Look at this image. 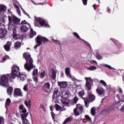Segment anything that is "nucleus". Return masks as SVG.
I'll use <instances>...</instances> for the list:
<instances>
[{"instance_id":"obj_1","label":"nucleus","mask_w":124,"mask_h":124,"mask_svg":"<svg viewBox=\"0 0 124 124\" xmlns=\"http://www.w3.org/2000/svg\"><path fill=\"white\" fill-rule=\"evenodd\" d=\"M23 58L26 61L24 64V68L26 70L30 72L33 68H35V65L33 64V60L31 57V54L29 52H25L23 54Z\"/></svg>"},{"instance_id":"obj_2","label":"nucleus","mask_w":124,"mask_h":124,"mask_svg":"<svg viewBox=\"0 0 124 124\" xmlns=\"http://www.w3.org/2000/svg\"><path fill=\"white\" fill-rule=\"evenodd\" d=\"M8 30L9 31H13V37L16 40H17V39H19L20 38V35L17 34L16 29H14L15 28V26L14 25L12 24V21L11 20V16H8Z\"/></svg>"},{"instance_id":"obj_3","label":"nucleus","mask_w":124,"mask_h":124,"mask_svg":"<svg viewBox=\"0 0 124 124\" xmlns=\"http://www.w3.org/2000/svg\"><path fill=\"white\" fill-rule=\"evenodd\" d=\"M1 81H0V85L3 87H5V88H8L9 87V83H8V81L10 79H11V77L9 74L4 75L1 76Z\"/></svg>"},{"instance_id":"obj_4","label":"nucleus","mask_w":124,"mask_h":124,"mask_svg":"<svg viewBox=\"0 0 124 124\" xmlns=\"http://www.w3.org/2000/svg\"><path fill=\"white\" fill-rule=\"evenodd\" d=\"M35 41L37 45L34 46V48L36 49L38 47H39L41 44H42V41L44 42V43L48 42V39L42 37V36L39 35L35 38Z\"/></svg>"},{"instance_id":"obj_5","label":"nucleus","mask_w":124,"mask_h":124,"mask_svg":"<svg viewBox=\"0 0 124 124\" xmlns=\"http://www.w3.org/2000/svg\"><path fill=\"white\" fill-rule=\"evenodd\" d=\"M34 25L36 27H38L40 25L42 26H44L45 27H49V24L46 23L44 20L39 17H35Z\"/></svg>"},{"instance_id":"obj_6","label":"nucleus","mask_w":124,"mask_h":124,"mask_svg":"<svg viewBox=\"0 0 124 124\" xmlns=\"http://www.w3.org/2000/svg\"><path fill=\"white\" fill-rule=\"evenodd\" d=\"M12 76L13 78L14 79L15 77H18L20 75V68L19 66L16 65L13 66L12 67Z\"/></svg>"},{"instance_id":"obj_7","label":"nucleus","mask_w":124,"mask_h":124,"mask_svg":"<svg viewBox=\"0 0 124 124\" xmlns=\"http://www.w3.org/2000/svg\"><path fill=\"white\" fill-rule=\"evenodd\" d=\"M86 81L85 88L88 91L92 89V86L93 85V79L91 78H85Z\"/></svg>"},{"instance_id":"obj_8","label":"nucleus","mask_w":124,"mask_h":124,"mask_svg":"<svg viewBox=\"0 0 124 124\" xmlns=\"http://www.w3.org/2000/svg\"><path fill=\"white\" fill-rule=\"evenodd\" d=\"M7 35V30L4 28H1L0 29V38L1 39H4L6 38Z\"/></svg>"},{"instance_id":"obj_9","label":"nucleus","mask_w":124,"mask_h":124,"mask_svg":"<svg viewBox=\"0 0 124 124\" xmlns=\"http://www.w3.org/2000/svg\"><path fill=\"white\" fill-rule=\"evenodd\" d=\"M62 98L63 99H64L63 100V101H62V103L63 104H66V101H68V99H66V98H67L68 95H69V92L68 91H65V92H63L62 93Z\"/></svg>"},{"instance_id":"obj_10","label":"nucleus","mask_w":124,"mask_h":124,"mask_svg":"<svg viewBox=\"0 0 124 124\" xmlns=\"http://www.w3.org/2000/svg\"><path fill=\"white\" fill-rule=\"evenodd\" d=\"M19 111L20 113V116L21 115H25V114H27V116L29 115V112H27V109H26V108L23 105H20L19 106Z\"/></svg>"},{"instance_id":"obj_11","label":"nucleus","mask_w":124,"mask_h":124,"mask_svg":"<svg viewBox=\"0 0 124 124\" xmlns=\"http://www.w3.org/2000/svg\"><path fill=\"white\" fill-rule=\"evenodd\" d=\"M14 95L15 97H18V96H23L21 89L19 88H16L14 90Z\"/></svg>"},{"instance_id":"obj_12","label":"nucleus","mask_w":124,"mask_h":124,"mask_svg":"<svg viewBox=\"0 0 124 124\" xmlns=\"http://www.w3.org/2000/svg\"><path fill=\"white\" fill-rule=\"evenodd\" d=\"M21 119L22 121V124H30L29 123V121L27 119V117H28V114L26 113L24 114H21Z\"/></svg>"},{"instance_id":"obj_13","label":"nucleus","mask_w":124,"mask_h":124,"mask_svg":"<svg viewBox=\"0 0 124 124\" xmlns=\"http://www.w3.org/2000/svg\"><path fill=\"white\" fill-rule=\"evenodd\" d=\"M96 93L99 96H104L105 91L103 90V88H98L96 90Z\"/></svg>"},{"instance_id":"obj_14","label":"nucleus","mask_w":124,"mask_h":124,"mask_svg":"<svg viewBox=\"0 0 124 124\" xmlns=\"http://www.w3.org/2000/svg\"><path fill=\"white\" fill-rule=\"evenodd\" d=\"M11 21H12V23H13L15 25H19L21 20L18 17L14 16L11 17Z\"/></svg>"},{"instance_id":"obj_15","label":"nucleus","mask_w":124,"mask_h":124,"mask_svg":"<svg viewBox=\"0 0 124 124\" xmlns=\"http://www.w3.org/2000/svg\"><path fill=\"white\" fill-rule=\"evenodd\" d=\"M6 9H7V7L5 5L0 4V15L2 16L4 14V12L6 11Z\"/></svg>"},{"instance_id":"obj_16","label":"nucleus","mask_w":124,"mask_h":124,"mask_svg":"<svg viewBox=\"0 0 124 124\" xmlns=\"http://www.w3.org/2000/svg\"><path fill=\"white\" fill-rule=\"evenodd\" d=\"M73 34L74 35H75V36H76V37H77L78 38V39H80V40H82V41H84V42L86 43L88 47H89L90 49L92 48V47L91 46V45L88 43V42H86V41L84 40V39H81V37H80V36H79V35L78 34V33H77V32H73Z\"/></svg>"},{"instance_id":"obj_17","label":"nucleus","mask_w":124,"mask_h":124,"mask_svg":"<svg viewBox=\"0 0 124 124\" xmlns=\"http://www.w3.org/2000/svg\"><path fill=\"white\" fill-rule=\"evenodd\" d=\"M58 84L60 88H63V89H64V88H66L67 87V82L66 81H58Z\"/></svg>"},{"instance_id":"obj_18","label":"nucleus","mask_w":124,"mask_h":124,"mask_svg":"<svg viewBox=\"0 0 124 124\" xmlns=\"http://www.w3.org/2000/svg\"><path fill=\"white\" fill-rule=\"evenodd\" d=\"M65 73L69 78H72V75L70 74V68L67 67L65 69Z\"/></svg>"},{"instance_id":"obj_19","label":"nucleus","mask_w":124,"mask_h":124,"mask_svg":"<svg viewBox=\"0 0 124 124\" xmlns=\"http://www.w3.org/2000/svg\"><path fill=\"white\" fill-rule=\"evenodd\" d=\"M78 111H79V113L82 114L83 113V106L80 104H77L76 106V108H75Z\"/></svg>"},{"instance_id":"obj_20","label":"nucleus","mask_w":124,"mask_h":124,"mask_svg":"<svg viewBox=\"0 0 124 124\" xmlns=\"http://www.w3.org/2000/svg\"><path fill=\"white\" fill-rule=\"evenodd\" d=\"M11 42L8 41L7 42L6 45H5L4 46V48L5 49V50H6V51H9V50H10V47L11 46Z\"/></svg>"},{"instance_id":"obj_21","label":"nucleus","mask_w":124,"mask_h":124,"mask_svg":"<svg viewBox=\"0 0 124 124\" xmlns=\"http://www.w3.org/2000/svg\"><path fill=\"white\" fill-rule=\"evenodd\" d=\"M17 77H18L21 81H25V80L27 79V76L25 74H21L20 73Z\"/></svg>"},{"instance_id":"obj_22","label":"nucleus","mask_w":124,"mask_h":124,"mask_svg":"<svg viewBox=\"0 0 124 124\" xmlns=\"http://www.w3.org/2000/svg\"><path fill=\"white\" fill-rule=\"evenodd\" d=\"M82 98H83V100L84 101L85 107H86V108H88L89 107V105H90V102H91L90 101H89V98L87 97H82Z\"/></svg>"},{"instance_id":"obj_23","label":"nucleus","mask_w":124,"mask_h":124,"mask_svg":"<svg viewBox=\"0 0 124 124\" xmlns=\"http://www.w3.org/2000/svg\"><path fill=\"white\" fill-rule=\"evenodd\" d=\"M94 99H95V96L94 95L89 94L88 101L90 102H93V101H94Z\"/></svg>"},{"instance_id":"obj_24","label":"nucleus","mask_w":124,"mask_h":124,"mask_svg":"<svg viewBox=\"0 0 124 124\" xmlns=\"http://www.w3.org/2000/svg\"><path fill=\"white\" fill-rule=\"evenodd\" d=\"M20 30L22 32H26L29 30V28L26 25H22L20 28Z\"/></svg>"},{"instance_id":"obj_25","label":"nucleus","mask_w":124,"mask_h":124,"mask_svg":"<svg viewBox=\"0 0 124 124\" xmlns=\"http://www.w3.org/2000/svg\"><path fill=\"white\" fill-rule=\"evenodd\" d=\"M11 103V100L9 98H7L6 100V103L5 104V107L6 109H7V107L9 106Z\"/></svg>"},{"instance_id":"obj_26","label":"nucleus","mask_w":124,"mask_h":124,"mask_svg":"<svg viewBox=\"0 0 124 124\" xmlns=\"http://www.w3.org/2000/svg\"><path fill=\"white\" fill-rule=\"evenodd\" d=\"M60 94V93L58 91H55L54 92L53 95H52V98L54 99V98H57L59 96Z\"/></svg>"},{"instance_id":"obj_27","label":"nucleus","mask_w":124,"mask_h":124,"mask_svg":"<svg viewBox=\"0 0 124 124\" xmlns=\"http://www.w3.org/2000/svg\"><path fill=\"white\" fill-rule=\"evenodd\" d=\"M7 93L9 95H11V94H12V93H13V88L9 87L7 89Z\"/></svg>"},{"instance_id":"obj_28","label":"nucleus","mask_w":124,"mask_h":124,"mask_svg":"<svg viewBox=\"0 0 124 124\" xmlns=\"http://www.w3.org/2000/svg\"><path fill=\"white\" fill-rule=\"evenodd\" d=\"M73 118L71 116H70L67 118L65 121L63 122L62 124H66L67 123H69V122H71L72 121Z\"/></svg>"},{"instance_id":"obj_29","label":"nucleus","mask_w":124,"mask_h":124,"mask_svg":"<svg viewBox=\"0 0 124 124\" xmlns=\"http://www.w3.org/2000/svg\"><path fill=\"white\" fill-rule=\"evenodd\" d=\"M36 35V32L33 31V29H31L30 37L32 38L34 36Z\"/></svg>"},{"instance_id":"obj_30","label":"nucleus","mask_w":124,"mask_h":124,"mask_svg":"<svg viewBox=\"0 0 124 124\" xmlns=\"http://www.w3.org/2000/svg\"><path fill=\"white\" fill-rule=\"evenodd\" d=\"M43 88L46 90H49L50 89V83L47 82L43 85Z\"/></svg>"},{"instance_id":"obj_31","label":"nucleus","mask_w":124,"mask_h":124,"mask_svg":"<svg viewBox=\"0 0 124 124\" xmlns=\"http://www.w3.org/2000/svg\"><path fill=\"white\" fill-rule=\"evenodd\" d=\"M24 103L26 106H27V107H28V108L31 107V100H30L29 99L26 100L24 102Z\"/></svg>"},{"instance_id":"obj_32","label":"nucleus","mask_w":124,"mask_h":124,"mask_svg":"<svg viewBox=\"0 0 124 124\" xmlns=\"http://www.w3.org/2000/svg\"><path fill=\"white\" fill-rule=\"evenodd\" d=\"M95 111H96V108L93 107L91 108V113L92 116H94L95 115Z\"/></svg>"},{"instance_id":"obj_33","label":"nucleus","mask_w":124,"mask_h":124,"mask_svg":"<svg viewBox=\"0 0 124 124\" xmlns=\"http://www.w3.org/2000/svg\"><path fill=\"white\" fill-rule=\"evenodd\" d=\"M21 42H17L15 43V48H16V49H18V48H20V47H21Z\"/></svg>"},{"instance_id":"obj_34","label":"nucleus","mask_w":124,"mask_h":124,"mask_svg":"<svg viewBox=\"0 0 124 124\" xmlns=\"http://www.w3.org/2000/svg\"><path fill=\"white\" fill-rule=\"evenodd\" d=\"M6 60H9V56L8 55H5L2 59V60L0 61V62H4Z\"/></svg>"},{"instance_id":"obj_35","label":"nucleus","mask_w":124,"mask_h":124,"mask_svg":"<svg viewBox=\"0 0 124 124\" xmlns=\"http://www.w3.org/2000/svg\"><path fill=\"white\" fill-rule=\"evenodd\" d=\"M56 75H57V73L56 72V71H55V70L52 71L51 77H52L53 80L56 79Z\"/></svg>"},{"instance_id":"obj_36","label":"nucleus","mask_w":124,"mask_h":124,"mask_svg":"<svg viewBox=\"0 0 124 124\" xmlns=\"http://www.w3.org/2000/svg\"><path fill=\"white\" fill-rule=\"evenodd\" d=\"M74 113L75 116H79V115H80V113H81V112H80V111L78 110L76 108H74Z\"/></svg>"},{"instance_id":"obj_37","label":"nucleus","mask_w":124,"mask_h":124,"mask_svg":"<svg viewBox=\"0 0 124 124\" xmlns=\"http://www.w3.org/2000/svg\"><path fill=\"white\" fill-rule=\"evenodd\" d=\"M95 57L97 60H102V56H101L98 52H96Z\"/></svg>"},{"instance_id":"obj_38","label":"nucleus","mask_w":124,"mask_h":124,"mask_svg":"<svg viewBox=\"0 0 124 124\" xmlns=\"http://www.w3.org/2000/svg\"><path fill=\"white\" fill-rule=\"evenodd\" d=\"M88 70H91L92 71H93V70H95L96 69V67L95 66H91L87 68Z\"/></svg>"},{"instance_id":"obj_39","label":"nucleus","mask_w":124,"mask_h":124,"mask_svg":"<svg viewBox=\"0 0 124 124\" xmlns=\"http://www.w3.org/2000/svg\"><path fill=\"white\" fill-rule=\"evenodd\" d=\"M78 98L77 97H75L72 101L73 105H74V104H76L77 103V101H78Z\"/></svg>"},{"instance_id":"obj_40","label":"nucleus","mask_w":124,"mask_h":124,"mask_svg":"<svg viewBox=\"0 0 124 124\" xmlns=\"http://www.w3.org/2000/svg\"><path fill=\"white\" fill-rule=\"evenodd\" d=\"M45 77V71L42 72L40 74V78L43 79Z\"/></svg>"},{"instance_id":"obj_41","label":"nucleus","mask_w":124,"mask_h":124,"mask_svg":"<svg viewBox=\"0 0 124 124\" xmlns=\"http://www.w3.org/2000/svg\"><path fill=\"white\" fill-rule=\"evenodd\" d=\"M56 110L57 111H62V107H61L60 105H56Z\"/></svg>"},{"instance_id":"obj_42","label":"nucleus","mask_w":124,"mask_h":124,"mask_svg":"<svg viewBox=\"0 0 124 124\" xmlns=\"http://www.w3.org/2000/svg\"><path fill=\"white\" fill-rule=\"evenodd\" d=\"M15 7L16 8L17 14H18L19 16H21V11L20 10V8H19V7L17 5H15Z\"/></svg>"},{"instance_id":"obj_43","label":"nucleus","mask_w":124,"mask_h":124,"mask_svg":"<svg viewBox=\"0 0 124 124\" xmlns=\"http://www.w3.org/2000/svg\"><path fill=\"white\" fill-rule=\"evenodd\" d=\"M37 73H38V70H37V69H34L33 70V72H32L33 76H35V75H36Z\"/></svg>"},{"instance_id":"obj_44","label":"nucleus","mask_w":124,"mask_h":124,"mask_svg":"<svg viewBox=\"0 0 124 124\" xmlns=\"http://www.w3.org/2000/svg\"><path fill=\"white\" fill-rule=\"evenodd\" d=\"M84 94H85V92H84V90H82L78 93V95L81 97H82V96H83Z\"/></svg>"},{"instance_id":"obj_45","label":"nucleus","mask_w":124,"mask_h":124,"mask_svg":"<svg viewBox=\"0 0 124 124\" xmlns=\"http://www.w3.org/2000/svg\"><path fill=\"white\" fill-rule=\"evenodd\" d=\"M85 118L87 119V120H88V122H92V118L89 116L88 115H85Z\"/></svg>"},{"instance_id":"obj_46","label":"nucleus","mask_w":124,"mask_h":124,"mask_svg":"<svg viewBox=\"0 0 124 124\" xmlns=\"http://www.w3.org/2000/svg\"><path fill=\"white\" fill-rule=\"evenodd\" d=\"M32 78H33V80L34 82H35V83L38 82V78H37L35 76H33L32 77Z\"/></svg>"},{"instance_id":"obj_47","label":"nucleus","mask_w":124,"mask_h":124,"mask_svg":"<svg viewBox=\"0 0 124 124\" xmlns=\"http://www.w3.org/2000/svg\"><path fill=\"white\" fill-rule=\"evenodd\" d=\"M28 87H29L28 84H26L24 86V87H23V90H24V91H25V92H28Z\"/></svg>"},{"instance_id":"obj_48","label":"nucleus","mask_w":124,"mask_h":124,"mask_svg":"<svg viewBox=\"0 0 124 124\" xmlns=\"http://www.w3.org/2000/svg\"><path fill=\"white\" fill-rule=\"evenodd\" d=\"M116 107L117 109L119 108V107L117 106V105H112V107L111 108V110L112 111H114V110H115V109H116Z\"/></svg>"},{"instance_id":"obj_49","label":"nucleus","mask_w":124,"mask_h":124,"mask_svg":"<svg viewBox=\"0 0 124 124\" xmlns=\"http://www.w3.org/2000/svg\"><path fill=\"white\" fill-rule=\"evenodd\" d=\"M0 124H4V119L2 117H0Z\"/></svg>"},{"instance_id":"obj_50","label":"nucleus","mask_w":124,"mask_h":124,"mask_svg":"<svg viewBox=\"0 0 124 124\" xmlns=\"http://www.w3.org/2000/svg\"><path fill=\"white\" fill-rule=\"evenodd\" d=\"M52 43H55L56 44L60 45V41L58 40H54L53 42H51Z\"/></svg>"},{"instance_id":"obj_51","label":"nucleus","mask_w":124,"mask_h":124,"mask_svg":"<svg viewBox=\"0 0 124 124\" xmlns=\"http://www.w3.org/2000/svg\"><path fill=\"white\" fill-rule=\"evenodd\" d=\"M100 82L101 84H102V85H103V86H104V87H106V86H107V84H106V82H105L104 80H101Z\"/></svg>"},{"instance_id":"obj_52","label":"nucleus","mask_w":124,"mask_h":124,"mask_svg":"<svg viewBox=\"0 0 124 124\" xmlns=\"http://www.w3.org/2000/svg\"><path fill=\"white\" fill-rule=\"evenodd\" d=\"M105 66H106V67H107V68H108V69H115V68L111 67V66L108 64H105Z\"/></svg>"},{"instance_id":"obj_53","label":"nucleus","mask_w":124,"mask_h":124,"mask_svg":"<svg viewBox=\"0 0 124 124\" xmlns=\"http://www.w3.org/2000/svg\"><path fill=\"white\" fill-rule=\"evenodd\" d=\"M40 107L41 109H42L43 111H45V106L43 104H41L40 105Z\"/></svg>"},{"instance_id":"obj_54","label":"nucleus","mask_w":124,"mask_h":124,"mask_svg":"<svg viewBox=\"0 0 124 124\" xmlns=\"http://www.w3.org/2000/svg\"><path fill=\"white\" fill-rule=\"evenodd\" d=\"M21 9L22 11V12H23L24 14H25V15H27V16H28L29 18H30V16H29V14H27V13H26V12L25 11V10H24V9H23L22 8V7H21Z\"/></svg>"},{"instance_id":"obj_55","label":"nucleus","mask_w":124,"mask_h":124,"mask_svg":"<svg viewBox=\"0 0 124 124\" xmlns=\"http://www.w3.org/2000/svg\"><path fill=\"white\" fill-rule=\"evenodd\" d=\"M7 19V16H4L2 18L3 23H5V21H6Z\"/></svg>"},{"instance_id":"obj_56","label":"nucleus","mask_w":124,"mask_h":124,"mask_svg":"<svg viewBox=\"0 0 124 124\" xmlns=\"http://www.w3.org/2000/svg\"><path fill=\"white\" fill-rule=\"evenodd\" d=\"M21 25H28V22L26 20L21 21Z\"/></svg>"},{"instance_id":"obj_57","label":"nucleus","mask_w":124,"mask_h":124,"mask_svg":"<svg viewBox=\"0 0 124 124\" xmlns=\"http://www.w3.org/2000/svg\"><path fill=\"white\" fill-rule=\"evenodd\" d=\"M83 5H87V3H88V0H82Z\"/></svg>"},{"instance_id":"obj_58","label":"nucleus","mask_w":124,"mask_h":124,"mask_svg":"<svg viewBox=\"0 0 124 124\" xmlns=\"http://www.w3.org/2000/svg\"><path fill=\"white\" fill-rule=\"evenodd\" d=\"M31 2H32V3H33V4H35V5H36L37 4H41V5H43V3H36L34 1H33V0H31Z\"/></svg>"},{"instance_id":"obj_59","label":"nucleus","mask_w":124,"mask_h":124,"mask_svg":"<svg viewBox=\"0 0 124 124\" xmlns=\"http://www.w3.org/2000/svg\"><path fill=\"white\" fill-rule=\"evenodd\" d=\"M118 91L120 93H123V90H122V88H121V87L119 88Z\"/></svg>"},{"instance_id":"obj_60","label":"nucleus","mask_w":124,"mask_h":124,"mask_svg":"<svg viewBox=\"0 0 124 124\" xmlns=\"http://www.w3.org/2000/svg\"><path fill=\"white\" fill-rule=\"evenodd\" d=\"M115 98H117L118 100H120V95L119 94H116L115 95Z\"/></svg>"},{"instance_id":"obj_61","label":"nucleus","mask_w":124,"mask_h":124,"mask_svg":"<svg viewBox=\"0 0 124 124\" xmlns=\"http://www.w3.org/2000/svg\"><path fill=\"white\" fill-rule=\"evenodd\" d=\"M107 12H108V13H110V12H111V10L109 8V7H108V10Z\"/></svg>"},{"instance_id":"obj_62","label":"nucleus","mask_w":124,"mask_h":124,"mask_svg":"<svg viewBox=\"0 0 124 124\" xmlns=\"http://www.w3.org/2000/svg\"><path fill=\"white\" fill-rule=\"evenodd\" d=\"M50 39H51V42H53L54 40V37H52V36L50 37Z\"/></svg>"},{"instance_id":"obj_63","label":"nucleus","mask_w":124,"mask_h":124,"mask_svg":"<svg viewBox=\"0 0 124 124\" xmlns=\"http://www.w3.org/2000/svg\"><path fill=\"white\" fill-rule=\"evenodd\" d=\"M50 111H53V110H54V108L52 106H50Z\"/></svg>"},{"instance_id":"obj_64","label":"nucleus","mask_w":124,"mask_h":124,"mask_svg":"<svg viewBox=\"0 0 124 124\" xmlns=\"http://www.w3.org/2000/svg\"><path fill=\"white\" fill-rule=\"evenodd\" d=\"M120 110H124V106H123L120 109Z\"/></svg>"}]
</instances>
